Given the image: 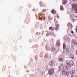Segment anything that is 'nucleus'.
Segmentation results:
<instances>
[{
	"label": "nucleus",
	"mask_w": 77,
	"mask_h": 77,
	"mask_svg": "<svg viewBox=\"0 0 77 77\" xmlns=\"http://www.w3.org/2000/svg\"><path fill=\"white\" fill-rule=\"evenodd\" d=\"M66 65H67L68 67H71V64H69L68 62H66Z\"/></svg>",
	"instance_id": "1a4fd4ad"
},
{
	"label": "nucleus",
	"mask_w": 77,
	"mask_h": 77,
	"mask_svg": "<svg viewBox=\"0 0 77 77\" xmlns=\"http://www.w3.org/2000/svg\"><path fill=\"white\" fill-rule=\"evenodd\" d=\"M63 48L64 50H65V48H66V45H65V44H63Z\"/></svg>",
	"instance_id": "2eb2a0df"
},
{
	"label": "nucleus",
	"mask_w": 77,
	"mask_h": 77,
	"mask_svg": "<svg viewBox=\"0 0 77 77\" xmlns=\"http://www.w3.org/2000/svg\"><path fill=\"white\" fill-rule=\"evenodd\" d=\"M63 66H64V65H63V63H62L61 64V67H63Z\"/></svg>",
	"instance_id": "aec40b11"
},
{
	"label": "nucleus",
	"mask_w": 77,
	"mask_h": 77,
	"mask_svg": "<svg viewBox=\"0 0 77 77\" xmlns=\"http://www.w3.org/2000/svg\"><path fill=\"white\" fill-rule=\"evenodd\" d=\"M59 61H60V62H61L62 61H63V58H60L59 59Z\"/></svg>",
	"instance_id": "9d476101"
},
{
	"label": "nucleus",
	"mask_w": 77,
	"mask_h": 77,
	"mask_svg": "<svg viewBox=\"0 0 77 77\" xmlns=\"http://www.w3.org/2000/svg\"><path fill=\"white\" fill-rule=\"evenodd\" d=\"M54 20L55 21V22L56 24V27L55 28V29L56 30H57L58 29H59V24H58V23L57 22H56V17H55V18H54Z\"/></svg>",
	"instance_id": "f03ea898"
},
{
	"label": "nucleus",
	"mask_w": 77,
	"mask_h": 77,
	"mask_svg": "<svg viewBox=\"0 0 77 77\" xmlns=\"http://www.w3.org/2000/svg\"><path fill=\"white\" fill-rule=\"evenodd\" d=\"M54 64V62L53 61H51L49 63V65L51 66H52Z\"/></svg>",
	"instance_id": "20e7f679"
},
{
	"label": "nucleus",
	"mask_w": 77,
	"mask_h": 77,
	"mask_svg": "<svg viewBox=\"0 0 77 77\" xmlns=\"http://www.w3.org/2000/svg\"><path fill=\"white\" fill-rule=\"evenodd\" d=\"M40 18H44V19H45V17H44V16H42V15H41L40 16H39Z\"/></svg>",
	"instance_id": "6ab92c4d"
},
{
	"label": "nucleus",
	"mask_w": 77,
	"mask_h": 77,
	"mask_svg": "<svg viewBox=\"0 0 77 77\" xmlns=\"http://www.w3.org/2000/svg\"><path fill=\"white\" fill-rule=\"evenodd\" d=\"M64 70H66V69H68V68H67V67L66 66H65L64 67Z\"/></svg>",
	"instance_id": "ddd939ff"
},
{
	"label": "nucleus",
	"mask_w": 77,
	"mask_h": 77,
	"mask_svg": "<svg viewBox=\"0 0 77 77\" xmlns=\"http://www.w3.org/2000/svg\"><path fill=\"white\" fill-rule=\"evenodd\" d=\"M71 33H74V32H73V31H71Z\"/></svg>",
	"instance_id": "393cba45"
},
{
	"label": "nucleus",
	"mask_w": 77,
	"mask_h": 77,
	"mask_svg": "<svg viewBox=\"0 0 77 77\" xmlns=\"http://www.w3.org/2000/svg\"><path fill=\"white\" fill-rule=\"evenodd\" d=\"M74 73H75V72H74V71H70V74H71V75H74Z\"/></svg>",
	"instance_id": "39448f33"
},
{
	"label": "nucleus",
	"mask_w": 77,
	"mask_h": 77,
	"mask_svg": "<svg viewBox=\"0 0 77 77\" xmlns=\"http://www.w3.org/2000/svg\"><path fill=\"white\" fill-rule=\"evenodd\" d=\"M49 29L51 30H54L53 28L52 27H49Z\"/></svg>",
	"instance_id": "dca6fc26"
},
{
	"label": "nucleus",
	"mask_w": 77,
	"mask_h": 77,
	"mask_svg": "<svg viewBox=\"0 0 77 77\" xmlns=\"http://www.w3.org/2000/svg\"><path fill=\"white\" fill-rule=\"evenodd\" d=\"M60 9L61 10H63V7L62 6H61L60 7Z\"/></svg>",
	"instance_id": "a211bd4d"
},
{
	"label": "nucleus",
	"mask_w": 77,
	"mask_h": 77,
	"mask_svg": "<svg viewBox=\"0 0 77 77\" xmlns=\"http://www.w3.org/2000/svg\"><path fill=\"white\" fill-rule=\"evenodd\" d=\"M52 50V51H54V50H55V48H54V50Z\"/></svg>",
	"instance_id": "cd10ccee"
},
{
	"label": "nucleus",
	"mask_w": 77,
	"mask_h": 77,
	"mask_svg": "<svg viewBox=\"0 0 77 77\" xmlns=\"http://www.w3.org/2000/svg\"><path fill=\"white\" fill-rule=\"evenodd\" d=\"M65 52V51H63V52H62V53H63L64 52Z\"/></svg>",
	"instance_id": "7c9ffc66"
},
{
	"label": "nucleus",
	"mask_w": 77,
	"mask_h": 77,
	"mask_svg": "<svg viewBox=\"0 0 77 77\" xmlns=\"http://www.w3.org/2000/svg\"><path fill=\"white\" fill-rule=\"evenodd\" d=\"M77 0H73V2H76V1Z\"/></svg>",
	"instance_id": "bb28decb"
},
{
	"label": "nucleus",
	"mask_w": 77,
	"mask_h": 77,
	"mask_svg": "<svg viewBox=\"0 0 77 77\" xmlns=\"http://www.w3.org/2000/svg\"><path fill=\"white\" fill-rule=\"evenodd\" d=\"M49 74L50 75L53 74L54 73V69L53 68H52L51 69L49 70Z\"/></svg>",
	"instance_id": "7ed1b4c3"
},
{
	"label": "nucleus",
	"mask_w": 77,
	"mask_h": 77,
	"mask_svg": "<svg viewBox=\"0 0 77 77\" xmlns=\"http://www.w3.org/2000/svg\"><path fill=\"white\" fill-rule=\"evenodd\" d=\"M57 18H58V19H59V16L58 15L57 16Z\"/></svg>",
	"instance_id": "b1692460"
},
{
	"label": "nucleus",
	"mask_w": 77,
	"mask_h": 77,
	"mask_svg": "<svg viewBox=\"0 0 77 77\" xmlns=\"http://www.w3.org/2000/svg\"><path fill=\"white\" fill-rule=\"evenodd\" d=\"M76 55H77V50L76 51Z\"/></svg>",
	"instance_id": "c85d7f7f"
},
{
	"label": "nucleus",
	"mask_w": 77,
	"mask_h": 77,
	"mask_svg": "<svg viewBox=\"0 0 77 77\" xmlns=\"http://www.w3.org/2000/svg\"><path fill=\"white\" fill-rule=\"evenodd\" d=\"M66 52H68V51H69V49L68 48L66 49Z\"/></svg>",
	"instance_id": "4be33fe9"
},
{
	"label": "nucleus",
	"mask_w": 77,
	"mask_h": 77,
	"mask_svg": "<svg viewBox=\"0 0 77 77\" xmlns=\"http://www.w3.org/2000/svg\"><path fill=\"white\" fill-rule=\"evenodd\" d=\"M72 9H74L75 12L77 13V4H74L72 5Z\"/></svg>",
	"instance_id": "f257e3e1"
},
{
	"label": "nucleus",
	"mask_w": 77,
	"mask_h": 77,
	"mask_svg": "<svg viewBox=\"0 0 77 77\" xmlns=\"http://www.w3.org/2000/svg\"><path fill=\"white\" fill-rule=\"evenodd\" d=\"M65 71H63L62 72V74L63 75H64L65 74Z\"/></svg>",
	"instance_id": "412c9836"
},
{
	"label": "nucleus",
	"mask_w": 77,
	"mask_h": 77,
	"mask_svg": "<svg viewBox=\"0 0 77 77\" xmlns=\"http://www.w3.org/2000/svg\"><path fill=\"white\" fill-rule=\"evenodd\" d=\"M73 43L74 45H76L77 44V41L75 40H74L73 41Z\"/></svg>",
	"instance_id": "0eeeda50"
},
{
	"label": "nucleus",
	"mask_w": 77,
	"mask_h": 77,
	"mask_svg": "<svg viewBox=\"0 0 77 77\" xmlns=\"http://www.w3.org/2000/svg\"><path fill=\"white\" fill-rule=\"evenodd\" d=\"M59 68L60 69H60V66H59Z\"/></svg>",
	"instance_id": "a878e982"
},
{
	"label": "nucleus",
	"mask_w": 77,
	"mask_h": 77,
	"mask_svg": "<svg viewBox=\"0 0 77 77\" xmlns=\"http://www.w3.org/2000/svg\"><path fill=\"white\" fill-rule=\"evenodd\" d=\"M67 2V1L66 0H64L63 1V4H66Z\"/></svg>",
	"instance_id": "4468645a"
},
{
	"label": "nucleus",
	"mask_w": 77,
	"mask_h": 77,
	"mask_svg": "<svg viewBox=\"0 0 77 77\" xmlns=\"http://www.w3.org/2000/svg\"><path fill=\"white\" fill-rule=\"evenodd\" d=\"M69 63L70 64V65H74V62H73L72 61H70L69 62Z\"/></svg>",
	"instance_id": "6e6552de"
},
{
	"label": "nucleus",
	"mask_w": 77,
	"mask_h": 77,
	"mask_svg": "<svg viewBox=\"0 0 77 77\" xmlns=\"http://www.w3.org/2000/svg\"><path fill=\"white\" fill-rule=\"evenodd\" d=\"M51 13L53 14H55L56 13V11L54 10H52Z\"/></svg>",
	"instance_id": "9b49d317"
},
{
	"label": "nucleus",
	"mask_w": 77,
	"mask_h": 77,
	"mask_svg": "<svg viewBox=\"0 0 77 77\" xmlns=\"http://www.w3.org/2000/svg\"><path fill=\"white\" fill-rule=\"evenodd\" d=\"M66 75H68V74H69V71L67 70L66 72Z\"/></svg>",
	"instance_id": "f3484780"
},
{
	"label": "nucleus",
	"mask_w": 77,
	"mask_h": 77,
	"mask_svg": "<svg viewBox=\"0 0 77 77\" xmlns=\"http://www.w3.org/2000/svg\"><path fill=\"white\" fill-rule=\"evenodd\" d=\"M70 57H71V58H72V59H74V56H73L72 54L70 55Z\"/></svg>",
	"instance_id": "f8f14e48"
},
{
	"label": "nucleus",
	"mask_w": 77,
	"mask_h": 77,
	"mask_svg": "<svg viewBox=\"0 0 77 77\" xmlns=\"http://www.w3.org/2000/svg\"><path fill=\"white\" fill-rule=\"evenodd\" d=\"M71 77H74V76L73 75L71 76Z\"/></svg>",
	"instance_id": "c756f323"
},
{
	"label": "nucleus",
	"mask_w": 77,
	"mask_h": 77,
	"mask_svg": "<svg viewBox=\"0 0 77 77\" xmlns=\"http://www.w3.org/2000/svg\"><path fill=\"white\" fill-rule=\"evenodd\" d=\"M45 11H47V10H46L44 9V10H43V12H45Z\"/></svg>",
	"instance_id": "5701e85b"
},
{
	"label": "nucleus",
	"mask_w": 77,
	"mask_h": 77,
	"mask_svg": "<svg viewBox=\"0 0 77 77\" xmlns=\"http://www.w3.org/2000/svg\"><path fill=\"white\" fill-rule=\"evenodd\" d=\"M68 27H70L71 28V27H72V25L71 23H69L68 24Z\"/></svg>",
	"instance_id": "423d86ee"
}]
</instances>
